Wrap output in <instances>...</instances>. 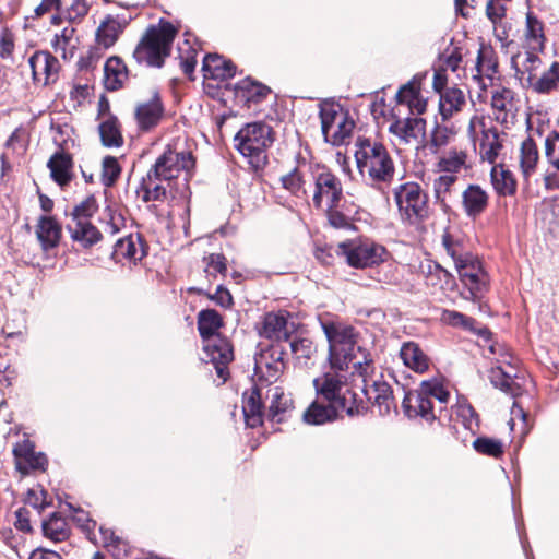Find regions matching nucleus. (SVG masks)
<instances>
[{
	"instance_id": "obj_57",
	"label": "nucleus",
	"mask_w": 559,
	"mask_h": 559,
	"mask_svg": "<svg viewBox=\"0 0 559 559\" xmlns=\"http://www.w3.org/2000/svg\"><path fill=\"white\" fill-rule=\"evenodd\" d=\"M289 347L297 359H310L316 352L313 343L308 338L292 340Z\"/></svg>"
},
{
	"instance_id": "obj_5",
	"label": "nucleus",
	"mask_w": 559,
	"mask_h": 559,
	"mask_svg": "<svg viewBox=\"0 0 559 559\" xmlns=\"http://www.w3.org/2000/svg\"><path fill=\"white\" fill-rule=\"evenodd\" d=\"M177 29L169 22L151 26L134 49L133 58L140 64L160 68L169 56Z\"/></svg>"
},
{
	"instance_id": "obj_49",
	"label": "nucleus",
	"mask_w": 559,
	"mask_h": 559,
	"mask_svg": "<svg viewBox=\"0 0 559 559\" xmlns=\"http://www.w3.org/2000/svg\"><path fill=\"white\" fill-rule=\"evenodd\" d=\"M454 138L455 132L451 128L437 123L431 131V139L429 143L430 151L433 154L439 153L441 148L451 144Z\"/></svg>"
},
{
	"instance_id": "obj_16",
	"label": "nucleus",
	"mask_w": 559,
	"mask_h": 559,
	"mask_svg": "<svg viewBox=\"0 0 559 559\" xmlns=\"http://www.w3.org/2000/svg\"><path fill=\"white\" fill-rule=\"evenodd\" d=\"M164 107L159 94L155 92L147 100L140 102L135 107V120L141 131H150L162 120Z\"/></svg>"
},
{
	"instance_id": "obj_6",
	"label": "nucleus",
	"mask_w": 559,
	"mask_h": 559,
	"mask_svg": "<svg viewBox=\"0 0 559 559\" xmlns=\"http://www.w3.org/2000/svg\"><path fill=\"white\" fill-rule=\"evenodd\" d=\"M450 397L449 391L439 379L421 381L419 389L415 392H407L404 395L402 407L408 418L421 417L426 421H433L437 418L433 400L442 406Z\"/></svg>"
},
{
	"instance_id": "obj_17",
	"label": "nucleus",
	"mask_w": 559,
	"mask_h": 559,
	"mask_svg": "<svg viewBox=\"0 0 559 559\" xmlns=\"http://www.w3.org/2000/svg\"><path fill=\"white\" fill-rule=\"evenodd\" d=\"M313 164L299 163L297 167L282 176L281 182L283 188L296 198L305 199L308 195L309 188L312 186L308 170L310 167H313Z\"/></svg>"
},
{
	"instance_id": "obj_24",
	"label": "nucleus",
	"mask_w": 559,
	"mask_h": 559,
	"mask_svg": "<svg viewBox=\"0 0 559 559\" xmlns=\"http://www.w3.org/2000/svg\"><path fill=\"white\" fill-rule=\"evenodd\" d=\"M462 203L468 217H477L488 205V194L478 185H469L462 193Z\"/></svg>"
},
{
	"instance_id": "obj_32",
	"label": "nucleus",
	"mask_w": 559,
	"mask_h": 559,
	"mask_svg": "<svg viewBox=\"0 0 559 559\" xmlns=\"http://www.w3.org/2000/svg\"><path fill=\"white\" fill-rule=\"evenodd\" d=\"M502 150V141L496 128L483 130L479 142V154L483 160L495 164L500 151Z\"/></svg>"
},
{
	"instance_id": "obj_4",
	"label": "nucleus",
	"mask_w": 559,
	"mask_h": 559,
	"mask_svg": "<svg viewBox=\"0 0 559 559\" xmlns=\"http://www.w3.org/2000/svg\"><path fill=\"white\" fill-rule=\"evenodd\" d=\"M223 325L222 317L214 309L201 310L198 314V330L203 340L200 359L205 364H212L217 376L226 381L227 366L233 360V347L230 343L217 334Z\"/></svg>"
},
{
	"instance_id": "obj_35",
	"label": "nucleus",
	"mask_w": 559,
	"mask_h": 559,
	"mask_svg": "<svg viewBox=\"0 0 559 559\" xmlns=\"http://www.w3.org/2000/svg\"><path fill=\"white\" fill-rule=\"evenodd\" d=\"M539 159L538 147L532 138H526L520 147V168L525 180L535 173Z\"/></svg>"
},
{
	"instance_id": "obj_48",
	"label": "nucleus",
	"mask_w": 559,
	"mask_h": 559,
	"mask_svg": "<svg viewBox=\"0 0 559 559\" xmlns=\"http://www.w3.org/2000/svg\"><path fill=\"white\" fill-rule=\"evenodd\" d=\"M442 246L447 254L452 259L454 265L459 263V260H463L471 252L465 248L462 240L454 237L451 233L444 231L442 235Z\"/></svg>"
},
{
	"instance_id": "obj_18",
	"label": "nucleus",
	"mask_w": 559,
	"mask_h": 559,
	"mask_svg": "<svg viewBox=\"0 0 559 559\" xmlns=\"http://www.w3.org/2000/svg\"><path fill=\"white\" fill-rule=\"evenodd\" d=\"M259 334L262 337L273 341L274 344H281L283 341H288L290 332L286 314L282 312H267L263 317Z\"/></svg>"
},
{
	"instance_id": "obj_1",
	"label": "nucleus",
	"mask_w": 559,
	"mask_h": 559,
	"mask_svg": "<svg viewBox=\"0 0 559 559\" xmlns=\"http://www.w3.org/2000/svg\"><path fill=\"white\" fill-rule=\"evenodd\" d=\"M347 376L325 372L313 380L317 392L328 402V405L313 402L304 413V421L309 425H323L335 419L345 412L353 416L357 413L354 394L345 388Z\"/></svg>"
},
{
	"instance_id": "obj_27",
	"label": "nucleus",
	"mask_w": 559,
	"mask_h": 559,
	"mask_svg": "<svg viewBox=\"0 0 559 559\" xmlns=\"http://www.w3.org/2000/svg\"><path fill=\"white\" fill-rule=\"evenodd\" d=\"M36 236L44 250L58 246L61 238V226L51 216H40L36 226Z\"/></svg>"
},
{
	"instance_id": "obj_13",
	"label": "nucleus",
	"mask_w": 559,
	"mask_h": 559,
	"mask_svg": "<svg viewBox=\"0 0 559 559\" xmlns=\"http://www.w3.org/2000/svg\"><path fill=\"white\" fill-rule=\"evenodd\" d=\"M371 368L372 359L365 356L364 360L354 362V370L352 371V376L354 377V381H357L358 379L361 380V391L369 401H372L373 404L378 406L379 414L388 415L391 411V405L393 402L392 389L384 381L374 380L369 385L367 382V376Z\"/></svg>"
},
{
	"instance_id": "obj_52",
	"label": "nucleus",
	"mask_w": 559,
	"mask_h": 559,
	"mask_svg": "<svg viewBox=\"0 0 559 559\" xmlns=\"http://www.w3.org/2000/svg\"><path fill=\"white\" fill-rule=\"evenodd\" d=\"M121 174L118 159L114 156H105L102 162V182L105 187H111Z\"/></svg>"
},
{
	"instance_id": "obj_38",
	"label": "nucleus",
	"mask_w": 559,
	"mask_h": 559,
	"mask_svg": "<svg viewBox=\"0 0 559 559\" xmlns=\"http://www.w3.org/2000/svg\"><path fill=\"white\" fill-rule=\"evenodd\" d=\"M269 392L271 393L269 417L272 421L281 423L286 412L292 407V399L278 386L271 389Z\"/></svg>"
},
{
	"instance_id": "obj_40",
	"label": "nucleus",
	"mask_w": 559,
	"mask_h": 559,
	"mask_svg": "<svg viewBox=\"0 0 559 559\" xmlns=\"http://www.w3.org/2000/svg\"><path fill=\"white\" fill-rule=\"evenodd\" d=\"M102 144L106 147H120L123 138L117 118L109 117L98 126Z\"/></svg>"
},
{
	"instance_id": "obj_34",
	"label": "nucleus",
	"mask_w": 559,
	"mask_h": 559,
	"mask_svg": "<svg viewBox=\"0 0 559 559\" xmlns=\"http://www.w3.org/2000/svg\"><path fill=\"white\" fill-rule=\"evenodd\" d=\"M52 179L61 187L71 180L72 158L64 153H56L47 164Z\"/></svg>"
},
{
	"instance_id": "obj_19",
	"label": "nucleus",
	"mask_w": 559,
	"mask_h": 559,
	"mask_svg": "<svg viewBox=\"0 0 559 559\" xmlns=\"http://www.w3.org/2000/svg\"><path fill=\"white\" fill-rule=\"evenodd\" d=\"M426 121L418 117L396 119L389 127V132L404 144L417 142L425 134Z\"/></svg>"
},
{
	"instance_id": "obj_11",
	"label": "nucleus",
	"mask_w": 559,
	"mask_h": 559,
	"mask_svg": "<svg viewBox=\"0 0 559 559\" xmlns=\"http://www.w3.org/2000/svg\"><path fill=\"white\" fill-rule=\"evenodd\" d=\"M335 253L344 257L348 265L356 269L371 267L383 261L384 247L369 239L340 242Z\"/></svg>"
},
{
	"instance_id": "obj_7",
	"label": "nucleus",
	"mask_w": 559,
	"mask_h": 559,
	"mask_svg": "<svg viewBox=\"0 0 559 559\" xmlns=\"http://www.w3.org/2000/svg\"><path fill=\"white\" fill-rule=\"evenodd\" d=\"M392 195L404 225L416 227L428 218V195L418 182L400 183L393 187Z\"/></svg>"
},
{
	"instance_id": "obj_51",
	"label": "nucleus",
	"mask_w": 559,
	"mask_h": 559,
	"mask_svg": "<svg viewBox=\"0 0 559 559\" xmlns=\"http://www.w3.org/2000/svg\"><path fill=\"white\" fill-rule=\"evenodd\" d=\"M457 181L456 175L442 174L433 179V194L437 202L445 203L447 195L450 193L452 187Z\"/></svg>"
},
{
	"instance_id": "obj_62",
	"label": "nucleus",
	"mask_w": 559,
	"mask_h": 559,
	"mask_svg": "<svg viewBox=\"0 0 559 559\" xmlns=\"http://www.w3.org/2000/svg\"><path fill=\"white\" fill-rule=\"evenodd\" d=\"M25 461V464H22L19 466V472L22 475H27L32 471L36 469H44L47 465V457L44 453H36L35 451L32 452V456H27Z\"/></svg>"
},
{
	"instance_id": "obj_33",
	"label": "nucleus",
	"mask_w": 559,
	"mask_h": 559,
	"mask_svg": "<svg viewBox=\"0 0 559 559\" xmlns=\"http://www.w3.org/2000/svg\"><path fill=\"white\" fill-rule=\"evenodd\" d=\"M490 177L493 189L499 195H513L516 192V180L512 171L502 164L492 166Z\"/></svg>"
},
{
	"instance_id": "obj_46",
	"label": "nucleus",
	"mask_w": 559,
	"mask_h": 559,
	"mask_svg": "<svg viewBox=\"0 0 559 559\" xmlns=\"http://www.w3.org/2000/svg\"><path fill=\"white\" fill-rule=\"evenodd\" d=\"M104 233L110 236L116 235L124 227V218L112 206L107 205L99 217Z\"/></svg>"
},
{
	"instance_id": "obj_56",
	"label": "nucleus",
	"mask_w": 559,
	"mask_h": 559,
	"mask_svg": "<svg viewBox=\"0 0 559 559\" xmlns=\"http://www.w3.org/2000/svg\"><path fill=\"white\" fill-rule=\"evenodd\" d=\"M207 277L215 278L217 274L225 276L227 272L226 258L221 253H211L204 258Z\"/></svg>"
},
{
	"instance_id": "obj_59",
	"label": "nucleus",
	"mask_w": 559,
	"mask_h": 559,
	"mask_svg": "<svg viewBox=\"0 0 559 559\" xmlns=\"http://www.w3.org/2000/svg\"><path fill=\"white\" fill-rule=\"evenodd\" d=\"M513 99V92L509 88L501 87L492 92L491 106L495 110L506 112L508 105Z\"/></svg>"
},
{
	"instance_id": "obj_28",
	"label": "nucleus",
	"mask_w": 559,
	"mask_h": 559,
	"mask_svg": "<svg viewBox=\"0 0 559 559\" xmlns=\"http://www.w3.org/2000/svg\"><path fill=\"white\" fill-rule=\"evenodd\" d=\"M112 255L117 261H120L121 259H128L133 263H136L138 261H141L145 255V251L143 249L140 237L129 235L119 239L115 243Z\"/></svg>"
},
{
	"instance_id": "obj_60",
	"label": "nucleus",
	"mask_w": 559,
	"mask_h": 559,
	"mask_svg": "<svg viewBox=\"0 0 559 559\" xmlns=\"http://www.w3.org/2000/svg\"><path fill=\"white\" fill-rule=\"evenodd\" d=\"M416 80L417 76L399 88L396 93V100L399 104H408L420 94L419 83H417Z\"/></svg>"
},
{
	"instance_id": "obj_9",
	"label": "nucleus",
	"mask_w": 559,
	"mask_h": 559,
	"mask_svg": "<svg viewBox=\"0 0 559 559\" xmlns=\"http://www.w3.org/2000/svg\"><path fill=\"white\" fill-rule=\"evenodd\" d=\"M308 173L313 186V205L321 209L325 203L328 210L337 209L343 198L340 178L326 165L320 163H314Z\"/></svg>"
},
{
	"instance_id": "obj_53",
	"label": "nucleus",
	"mask_w": 559,
	"mask_h": 559,
	"mask_svg": "<svg viewBox=\"0 0 559 559\" xmlns=\"http://www.w3.org/2000/svg\"><path fill=\"white\" fill-rule=\"evenodd\" d=\"M473 447L478 453L493 457H499L503 453L502 442L488 437L476 438Z\"/></svg>"
},
{
	"instance_id": "obj_22",
	"label": "nucleus",
	"mask_w": 559,
	"mask_h": 559,
	"mask_svg": "<svg viewBox=\"0 0 559 559\" xmlns=\"http://www.w3.org/2000/svg\"><path fill=\"white\" fill-rule=\"evenodd\" d=\"M242 413L245 423L250 428H255L263 423V404L258 384L250 392H245L242 396Z\"/></svg>"
},
{
	"instance_id": "obj_2",
	"label": "nucleus",
	"mask_w": 559,
	"mask_h": 559,
	"mask_svg": "<svg viewBox=\"0 0 559 559\" xmlns=\"http://www.w3.org/2000/svg\"><path fill=\"white\" fill-rule=\"evenodd\" d=\"M319 322L329 343L330 370L328 372L346 376L349 364L354 366V362L359 360L356 353H359L362 359L365 356L369 358L366 350L356 345V334L352 325L329 314L320 316Z\"/></svg>"
},
{
	"instance_id": "obj_42",
	"label": "nucleus",
	"mask_w": 559,
	"mask_h": 559,
	"mask_svg": "<svg viewBox=\"0 0 559 559\" xmlns=\"http://www.w3.org/2000/svg\"><path fill=\"white\" fill-rule=\"evenodd\" d=\"M165 181L154 179L151 174H146L141 181V190L143 192L142 200L144 202L162 201L166 198L167 188L163 185Z\"/></svg>"
},
{
	"instance_id": "obj_63",
	"label": "nucleus",
	"mask_w": 559,
	"mask_h": 559,
	"mask_svg": "<svg viewBox=\"0 0 559 559\" xmlns=\"http://www.w3.org/2000/svg\"><path fill=\"white\" fill-rule=\"evenodd\" d=\"M509 1H500V0H487L486 3V15L492 22V24H497L500 22L506 15V4Z\"/></svg>"
},
{
	"instance_id": "obj_39",
	"label": "nucleus",
	"mask_w": 559,
	"mask_h": 559,
	"mask_svg": "<svg viewBox=\"0 0 559 559\" xmlns=\"http://www.w3.org/2000/svg\"><path fill=\"white\" fill-rule=\"evenodd\" d=\"M75 28L71 25L66 26L60 34H56L51 40V46L57 53H61L62 58L67 59L68 56H73V50L76 48L78 38L75 37Z\"/></svg>"
},
{
	"instance_id": "obj_43",
	"label": "nucleus",
	"mask_w": 559,
	"mask_h": 559,
	"mask_svg": "<svg viewBox=\"0 0 559 559\" xmlns=\"http://www.w3.org/2000/svg\"><path fill=\"white\" fill-rule=\"evenodd\" d=\"M236 91L241 93L248 102L259 103L271 92V90L259 82L247 78L236 84Z\"/></svg>"
},
{
	"instance_id": "obj_55",
	"label": "nucleus",
	"mask_w": 559,
	"mask_h": 559,
	"mask_svg": "<svg viewBox=\"0 0 559 559\" xmlns=\"http://www.w3.org/2000/svg\"><path fill=\"white\" fill-rule=\"evenodd\" d=\"M545 157L548 164L559 171V132L550 131L545 138Z\"/></svg>"
},
{
	"instance_id": "obj_3",
	"label": "nucleus",
	"mask_w": 559,
	"mask_h": 559,
	"mask_svg": "<svg viewBox=\"0 0 559 559\" xmlns=\"http://www.w3.org/2000/svg\"><path fill=\"white\" fill-rule=\"evenodd\" d=\"M356 167L362 180L372 188L392 183L395 176V164L381 142L358 138L355 142Z\"/></svg>"
},
{
	"instance_id": "obj_44",
	"label": "nucleus",
	"mask_w": 559,
	"mask_h": 559,
	"mask_svg": "<svg viewBox=\"0 0 559 559\" xmlns=\"http://www.w3.org/2000/svg\"><path fill=\"white\" fill-rule=\"evenodd\" d=\"M44 535L53 542H62L68 538L69 530L66 520L57 513L43 522Z\"/></svg>"
},
{
	"instance_id": "obj_58",
	"label": "nucleus",
	"mask_w": 559,
	"mask_h": 559,
	"mask_svg": "<svg viewBox=\"0 0 559 559\" xmlns=\"http://www.w3.org/2000/svg\"><path fill=\"white\" fill-rule=\"evenodd\" d=\"M97 207L96 199L93 195L87 197L73 209L71 221L88 219L97 211Z\"/></svg>"
},
{
	"instance_id": "obj_36",
	"label": "nucleus",
	"mask_w": 559,
	"mask_h": 559,
	"mask_svg": "<svg viewBox=\"0 0 559 559\" xmlns=\"http://www.w3.org/2000/svg\"><path fill=\"white\" fill-rule=\"evenodd\" d=\"M509 369L510 370H506L500 366L493 367L490 370L489 379L495 388L514 396L518 394L519 390V385L514 380V378H516V373L513 372L514 368L512 366H509Z\"/></svg>"
},
{
	"instance_id": "obj_14",
	"label": "nucleus",
	"mask_w": 559,
	"mask_h": 559,
	"mask_svg": "<svg viewBox=\"0 0 559 559\" xmlns=\"http://www.w3.org/2000/svg\"><path fill=\"white\" fill-rule=\"evenodd\" d=\"M285 349L282 344L261 347L254 355L253 381L272 384L276 382L285 369Z\"/></svg>"
},
{
	"instance_id": "obj_37",
	"label": "nucleus",
	"mask_w": 559,
	"mask_h": 559,
	"mask_svg": "<svg viewBox=\"0 0 559 559\" xmlns=\"http://www.w3.org/2000/svg\"><path fill=\"white\" fill-rule=\"evenodd\" d=\"M530 88L537 94H549L559 90V62H552L548 70L532 82Z\"/></svg>"
},
{
	"instance_id": "obj_61",
	"label": "nucleus",
	"mask_w": 559,
	"mask_h": 559,
	"mask_svg": "<svg viewBox=\"0 0 559 559\" xmlns=\"http://www.w3.org/2000/svg\"><path fill=\"white\" fill-rule=\"evenodd\" d=\"M90 4L86 0H72L67 9V19L70 23L81 22L88 13Z\"/></svg>"
},
{
	"instance_id": "obj_15",
	"label": "nucleus",
	"mask_w": 559,
	"mask_h": 559,
	"mask_svg": "<svg viewBox=\"0 0 559 559\" xmlns=\"http://www.w3.org/2000/svg\"><path fill=\"white\" fill-rule=\"evenodd\" d=\"M33 81L36 84L48 85L58 79L60 63L58 59L48 51H35L28 59Z\"/></svg>"
},
{
	"instance_id": "obj_26",
	"label": "nucleus",
	"mask_w": 559,
	"mask_h": 559,
	"mask_svg": "<svg viewBox=\"0 0 559 559\" xmlns=\"http://www.w3.org/2000/svg\"><path fill=\"white\" fill-rule=\"evenodd\" d=\"M465 94L457 87L445 88L439 97V114L443 121L452 118L465 106Z\"/></svg>"
},
{
	"instance_id": "obj_21",
	"label": "nucleus",
	"mask_w": 559,
	"mask_h": 559,
	"mask_svg": "<svg viewBox=\"0 0 559 559\" xmlns=\"http://www.w3.org/2000/svg\"><path fill=\"white\" fill-rule=\"evenodd\" d=\"M67 229L71 239L83 248H90L102 240V231L90 219L71 221L67 225Z\"/></svg>"
},
{
	"instance_id": "obj_29",
	"label": "nucleus",
	"mask_w": 559,
	"mask_h": 559,
	"mask_svg": "<svg viewBox=\"0 0 559 559\" xmlns=\"http://www.w3.org/2000/svg\"><path fill=\"white\" fill-rule=\"evenodd\" d=\"M203 71L205 76L227 80L236 74V66L230 60H225L218 55H207L203 59Z\"/></svg>"
},
{
	"instance_id": "obj_10",
	"label": "nucleus",
	"mask_w": 559,
	"mask_h": 559,
	"mask_svg": "<svg viewBox=\"0 0 559 559\" xmlns=\"http://www.w3.org/2000/svg\"><path fill=\"white\" fill-rule=\"evenodd\" d=\"M195 165V159L190 151H178L175 147L168 146L163 154H160L155 163L148 169L154 179H160L168 185L185 174V183L191 177V171Z\"/></svg>"
},
{
	"instance_id": "obj_50",
	"label": "nucleus",
	"mask_w": 559,
	"mask_h": 559,
	"mask_svg": "<svg viewBox=\"0 0 559 559\" xmlns=\"http://www.w3.org/2000/svg\"><path fill=\"white\" fill-rule=\"evenodd\" d=\"M354 128V122L348 119L347 114L344 119L335 124L334 128L329 131V133L324 134V139L326 142L333 145H342L345 140L350 135L352 130Z\"/></svg>"
},
{
	"instance_id": "obj_54",
	"label": "nucleus",
	"mask_w": 559,
	"mask_h": 559,
	"mask_svg": "<svg viewBox=\"0 0 559 559\" xmlns=\"http://www.w3.org/2000/svg\"><path fill=\"white\" fill-rule=\"evenodd\" d=\"M440 320L451 326L461 328L466 331L474 329L475 320L459 311L444 309L441 312Z\"/></svg>"
},
{
	"instance_id": "obj_20",
	"label": "nucleus",
	"mask_w": 559,
	"mask_h": 559,
	"mask_svg": "<svg viewBox=\"0 0 559 559\" xmlns=\"http://www.w3.org/2000/svg\"><path fill=\"white\" fill-rule=\"evenodd\" d=\"M128 22L129 20L126 17L107 15L96 29L95 36L98 46L106 49L114 46Z\"/></svg>"
},
{
	"instance_id": "obj_12",
	"label": "nucleus",
	"mask_w": 559,
	"mask_h": 559,
	"mask_svg": "<svg viewBox=\"0 0 559 559\" xmlns=\"http://www.w3.org/2000/svg\"><path fill=\"white\" fill-rule=\"evenodd\" d=\"M454 266L464 286L463 298L479 301L488 289V275L478 258L471 252Z\"/></svg>"
},
{
	"instance_id": "obj_8",
	"label": "nucleus",
	"mask_w": 559,
	"mask_h": 559,
	"mask_svg": "<svg viewBox=\"0 0 559 559\" xmlns=\"http://www.w3.org/2000/svg\"><path fill=\"white\" fill-rule=\"evenodd\" d=\"M271 127L264 122L248 123L235 135V147L254 169L267 163L266 148L272 143Z\"/></svg>"
},
{
	"instance_id": "obj_30",
	"label": "nucleus",
	"mask_w": 559,
	"mask_h": 559,
	"mask_svg": "<svg viewBox=\"0 0 559 559\" xmlns=\"http://www.w3.org/2000/svg\"><path fill=\"white\" fill-rule=\"evenodd\" d=\"M467 153L464 150L453 147L442 153L436 164L439 173L456 175L466 167Z\"/></svg>"
},
{
	"instance_id": "obj_31",
	"label": "nucleus",
	"mask_w": 559,
	"mask_h": 559,
	"mask_svg": "<svg viewBox=\"0 0 559 559\" xmlns=\"http://www.w3.org/2000/svg\"><path fill=\"white\" fill-rule=\"evenodd\" d=\"M104 76L106 90L117 91L128 78L127 67L118 57H111L104 66Z\"/></svg>"
},
{
	"instance_id": "obj_64",
	"label": "nucleus",
	"mask_w": 559,
	"mask_h": 559,
	"mask_svg": "<svg viewBox=\"0 0 559 559\" xmlns=\"http://www.w3.org/2000/svg\"><path fill=\"white\" fill-rule=\"evenodd\" d=\"M33 451H34V444L28 439L17 442L14 445L13 454H14L16 469H19L20 465L25 464L26 457L32 456Z\"/></svg>"
},
{
	"instance_id": "obj_25",
	"label": "nucleus",
	"mask_w": 559,
	"mask_h": 559,
	"mask_svg": "<svg viewBox=\"0 0 559 559\" xmlns=\"http://www.w3.org/2000/svg\"><path fill=\"white\" fill-rule=\"evenodd\" d=\"M543 64L540 57L534 51H525L521 67H518L515 58H512V66L515 69L516 76L522 82V86L530 88L532 82L538 76V71Z\"/></svg>"
},
{
	"instance_id": "obj_23",
	"label": "nucleus",
	"mask_w": 559,
	"mask_h": 559,
	"mask_svg": "<svg viewBox=\"0 0 559 559\" xmlns=\"http://www.w3.org/2000/svg\"><path fill=\"white\" fill-rule=\"evenodd\" d=\"M400 357L405 367L417 373H424L428 370L430 359L421 347L415 342H405L400 348Z\"/></svg>"
},
{
	"instance_id": "obj_41",
	"label": "nucleus",
	"mask_w": 559,
	"mask_h": 559,
	"mask_svg": "<svg viewBox=\"0 0 559 559\" xmlns=\"http://www.w3.org/2000/svg\"><path fill=\"white\" fill-rule=\"evenodd\" d=\"M346 112L343 111L338 104L324 102L320 105V119L322 134L329 133L341 120L344 119Z\"/></svg>"
},
{
	"instance_id": "obj_47",
	"label": "nucleus",
	"mask_w": 559,
	"mask_h": 559,
	"mask_svg": "<svg viewBox=\"0 0 559 559\" xmlns=\"http://www.w3.org/2000/svg\"><path fill=\"white\" fill-rule=\"evenodd\" d=\"M453 414L461 419L463 426L472 431L473 433L479 427L478 416L471 404L465 401H459L454 407H452Z\"/></svg>"
},
{
	"instance_id": "obj_45",
	"label": "nucleus",
	"mask_w": 559,
	"mask_h": 559,
	"mask_svg": "<svg viewBox=\"0 0 559 559\" xmlns=\"http://www.w3.org/2000/svg\"><path fill=\"white\" fill-rule=\"evenodd\" d=\"M525 38L534 48L543 50L545 41L544 25L531 11L526 13Z\"/></svg>"
}]
</instances>
